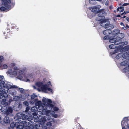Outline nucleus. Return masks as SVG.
<instances>
[{"label":"nucleus","mask_w":129,"mask_h":129,"mask_svg":"<svg viewBox=\"0 0 129 129\" xmlns=\"http://www.w3.org/2000/svg\"><path fill=\"white\" fill-rule=\"evenodd\" d=\"M26 68L19 70L17 72V78L19 80L25 82H29L33 78L32 74H28Z\"/></svg>","instance_id":"1"},{"label":"nucleus","mask_w":129,"mask_h":129,"mask_svg":"<svg viewBox=\"0 0 129 129\" xmlns=\"http://www.w3.org/2000/svg\"><path fill=\"white\" fill-rule=\"evenodd\" d=\"M123 26V27H122V28L123 29H124V30H125L126 29V28L124 26Z\"/></svg>","instance_id":"57"},{"label":"nucleus","mask_w":129,"mask_h":129,"mask_svg":"<svg viewBox=\"0 0 129 129\" xmlns=\"http://www.w3.org/2000/svg\"><path fill=\"white\" fill-rule=\"evenodd\" d=\"M42 101L44 106L46 108L41 112V114L43 115H46L49 116V115L50 112V110H48V108H49V109H52V108L53 107V105L51 104L52 102L51 100L45 97L43 98Z\"/></svg>","instance_id":"2"},{"label":"nucleus","mask_w":129,"mask_h":129,"mask_svg":"<svg viewBox=\"0 0 129 129\" xmlns=\"http://www.w3.org/2000/svg\"><path fill=\"white\" fill-rule=\"evenodd\" d=\"M127 64V62L126 61H124V62H121V65L123 66H125L126 65V64Z\"/></svg>","instance_id":"41"},{"label":"nucleus","mask_w":129,"mask_h":129,"mask_svg":"<svg viewBox=\"0 0 129 129\" xmlns=\"http://www.w3.org/2000/svg\"><path fill=\"white\" fill-rule=\"evenodd\" d=\"M12 109L10 107H9L7 108L6 112V113L7 115H8L10 113H12Z\"/></svg>","instance_id":"21"},{"label":"nucleus","mask_w":129,"mask_h":129,"mask_svg":"<svg viewBox=\"0 0 129 129\" xmlns=\"http://www.w3.org/2000/svg\"><path fill=\"white\" fill-rule=\"evenodd\" d=\"M116 36L117 38V40H118V41H120V39L123 38L124 37V35L123 33H120L118 34V35Z\"/></svg>","instance_id":"19"},{"label":"nucleus","mask_w":129,"mask_h":129,"mask_svg":"<svg viewBox=\"0 0 129 129\" xmlns=\"http://www.w3.org/2000/svg\"><path fill=\"white\" fill-rule=\"evenodd\" d=\"M38 122L39 123L42 125H44L46 122L47 119L45 118V116H40L39 117ZM49 118L47 119V120H49Z\"/></svg>","instance_id":"11"},{"label":"nucleus","mask_w":129,"mask_h":129,"mask_svg":"<svg viewBox=\"0 0 129 129\" xmlns=\"http://www.w3.org/2000/svg\"><path fill=\"white\" fill-rule=\"evenodd\" d=\"M25 116V115L23 113H18L16 114V117L17 119L18 122L21 123L22 122H23L22 121H21V119L24 120L23 117Z\"/></svg>","instance_id":"7"},{"label":"nucleus","mask_w":129,"mask_h":129,"mask_svg":"<svg viewBox=\"0 0 129 129\" xmlns=\"http://www.w3.org/2000/svg\"><path fill=\"white\" fill-rule=\"evenodd\" d=\"M96 1H101L102 0H96Z\"/></svg>","instance_id":"64"},{"label":"nucleus","mask_w":129,"mask_h":129,"mask_svg":"<svg viewBox=\"0 0 129 129\" xmlns=\"http://www.w3.org/2000/svg\"><path fill=\"white\" fill-rule=\"evenodd\" d=\"M124 10V8L123 7H121L120 8H118L117 9V11L119 12V13L123 12Z\"/></svg>","instance_id":"28"},{"label":"nucleus","mask_w":129,"mask_h":129,"mask_svg":"<svg viewBox=\"0 0 129 129\" xmlns=\"http://www.w3.org/2000/svg\"><path fill=\"white\" fill-rule=\"evenodd\" d=\"M32 87L34 88V89H36V86H34V85H33L32 86Z\"/></svg>","instance_id":"58"},{"label":"nucleus","mask_w":129,"mask_h":129,"mask_svg":"<svg viewBox=\"0 0 129 129\" xmlns=\"http://www.w3.org/2000/svg\"><path fill=\"white\" fill-rule=\"evenodd\" d=\"M106 1L105 2V5L106 6H107L108 5L109 1L108 0H106Z\"/></svg>","instance_id":"45"},{"label":"nucleus","mask_w":129,"mask_h":129,"mask_svg":"<svg viewBox=\"0 0 129 129\" xmlns=\"http://www.w3.org/2000/svg\"><path fill=\"white\" fill-rule=\"evenodd\" d=\"M122 129H129V121L127 117H124L121 123Z\"/></svg>","instance_id":"5"},{"label":"nucleus","mask_w":129,"mask_h":129,"mask_svg":"<svg viewBox=\"0 0 129 129\" xmlns=\"http://www.w3.org/2000/svg\"><path fill=\"white\" fill-rule=\"evenodd\" d=\"M8 67L7 65L6 64H4L3 66V69H7Z\"/></svg>","instance_id":"44"},{"label":"nucleus","mask_w":129,"mask_h":129,"mask_svg":"<svg viewBox=\"0 0 129 129\" xmlns=\"http://www.w3.org/2000/svg\"><path fill=\"white\" fill-rule=\"evenodd\" d=\"M108 28L107 29L104 30L103 31V34L106 35H108L109 34H110L111 33V31L109 29L110 28L109 27V28Z\"/></svg>","instance_id":"20"},{"label":"nucleus","mask_w":129,"mask_h":129,"mask_svg":"<svg viewBox=\"0 0 129 129\" xmlns=\"http://www.w3.org/2000/svg\"><path fill=\"white\" fill-rule=\"evenodd\" d=\"M55 113L54 111H51L50 112V115H52V117L55 118H57L58 117V116L56 114H54Z\"/></svg>","instance_id":"27"},{"label":"nucleus","mask_w":129,"mask_h":129,"mask_svg":"<svg viewBox=\"0 0 129 129\" xmlns=\"http://www.w3.org/2000/svg\"><path fill=\"white\" fill-rule=\"evenodd\" d=\"M106 12L104 9H100V11L98 14V17L97 18L96 20L97 21L101 20L102 19L104 18L103 15H106Z\"/></svg>","instance_id":"6"},{"label":"nucleus","mask_w":129,"mask_h":129,"mask_svg":"<svg viewBox=\"0 0 129 129\" xmlns=\"http://www.w3.org/2000/svg\"><path fill=\"white\" fill-rule=\"evenodd\" d=\"M128 5V4H127V3H124V4H123V6H126Z\"/></svg>","instance_id":"54"},{"label":"nucleus","mask_w":129,"mask_h":129,"mask_svg":"<svg viewBox=\"0 0 129 129\" xmlns=\"http://www.w3.org/2000/svg\"><path fill=\"white\" fill-rule=\"evenodd\" d=\"M3 60V57L2 56H0V62H2Z\"/></svg>","instance_id":"49"},{"label":"nucleus","mask_w":129,"mask_h":129,"mask_svg":"<svg viewBox=\"0 0 129 129\" xmlns=\"http://www.w3.org/2000/svg\"><path fill=\"white\" fill-rule=\"evenodd\" d=\"M116 37V36H115L113 38L110 39L109 42L110 43H114V45H118L119 44L120 42L118 41V40H117V38Z\"/></svg>","instance_id":"14"},{"label":"nucleus","mask_w":129,"mask_h":129,"mask_svg":"<svg viewBox=\"0 0 129 129\" xmlns=\"http://www.w3.org/2000/svg\"><path fill=\"white\" fill-rule=\"evenodd\" d=\"M21 100H24L25 98L26 97L25 95H22L21 96Z\"/></svg>","instance_id":"38"},{"label":"nucleus","mask_w":129,"mask_h":129,"mask_svg":"<svg viewBox=\"0 0 129 129\" xmlns=\"http://www.w3.org/2000/svg\"><path fill=\"white\" fill-rule=\"evenodd\" d=\"M101 7L100 5H98L93 7L89 8V9L91 10V12L95 13H98L100 11V8Z\"/></svg>","instance_id":"9"},{"label":"nucleus","mask_w":129,"mask_h":129,"mask_svg":"<svg viewBox=\"0 0 129 129\" xmlns=\"http://www.w3.org/2000/svg\"><path fill=\"white\" fill-rule=\"evenodd\" d=\"M29 109H30V108L29 107H27L26 108V110H25L26 112H28V110H29Z\"/></svg>","instance_id":"50"},{"label":"nucleus","mask_w":129,"mask_h":129,"mask_svg":"<svg viewBox=\"0 0 129 129\" xmlns=\"http://www.w3.org/2000/svg\"><path fill=\"white\" fill-rule=\"evenodd\" d=\"M19 70L18 68L16 67H15L14 68V70H16V71H17Z\"/></svg>","instance_id":"47"},{"label":"nucleus","mask_w":129,"mask_h":129,"mask_svg":"<svg viewBox=\"0 0 129 129\" xmlns=\"http://www.w3.org/2000/svg\"><path fill=\"white\" fill-rule=\"evenodd\" d=\"M129 12H129H128V11H127L126 12H124L123 13H122V14H121V15H122L123 14H126V13H128Z\"/></svg>","instance_id":"51"},{"label":"nucleus","mask_w":129,"mask_h":129,"mask_svg":"<svg viewBox=\"0 0 129 129\" xmlns=\"http://www.w3.org/2000/svg\"><path fill=\"white\" fill-rule=\"evenodd\" d=\"M124 49L126 51H128L129 50V45H128L125 47Z\"/></svg>","instance_id":"39"},{"label":"nucleus","mask_w":129,"mask_h":129,"mask_svg":"<svg viewBox=\"0 0 129 129\" xmlns=\"http://www.w3.org/2000/svg\"><path fill=\"white\" fill-rule=\"evenodd\" d=\"M114 44H111L109 46V47L110 49H114L115 48Z\"/></svg>","instance_id":"37"},{"label":"nucleus","mask_w":129,"mask_h":129,"mask_svg":"<svg viewBox=\"0 0 129 129\" xmlns=\"http://www.w3.org/2000/svg\"><path fill=\"white\" fill-rule=\"evenodd\" d=\"M96 0H90L89 3L92 4H96Z\"/></svg>","instance_id":"33"},{"label":"nucleus","mask_w":129,"mask_h":129,"mask_svg":"<svg viewBox=\"0 0 129 129\" xmlns=\"http://www.w3.org/2000/svg\"><path fill=\"white\" fill-rule=\"evenodd\" d=\"M6 87V84L5 82L3 80H0V93H4L3 91H5V89L3 88H5Z\"/></svg>","instance_id":"13"},{"label":"nucleus","mask_w":129,"mask_h":129,"mask_svg":"<svg viewBox=\"0 0 129 129\" xmlns=\"http://www.w3.org/2000/svg\"><path fill=\"white\" fill-rule=\"evenodd\" d=\"M109 21L106 19L102 21L101 22V25L102 26L106 27V28H109V27L111 25V24H109Z\"/></svg>","instance_id":"12"},{"label":"nucleus","mask_w":129,"mask_h":129,"mask_svg":"<svg viewBox=\"0 0 129 129\" xmlns=\"http://www.w3.org/2000/svg\"><path fill=\"white\" fill-rule=\"evenodd\" d=\"M122 55L121 53L119 54L118 55H117L116 56V58L117 59H118L121 57L122 56Z\"/></svg>","instance_id":"32"},{"label":"nucleus","mask_w":129,"mask_h":129,"mask_svg":"<svg viewBox=\"0 0 129 129\" xmlns=\"http://www.w3.org/2000/svg\"><path fill=\"white\" fill-rule=\"evenodd\" d=\"M122 57L124 58H129V51L126 52L123 54Z\"/></svg>","instance_id":"23"},{"label":"nucleus","mask_w":129,"mask_h":129,"mask_svg":"<svg viewBox=\"0 0 129 129\" xmlns=\"http://www.w3.org/2000/svg\"><path fill=\"white\" fill-rule=\"evenodd\" d=\"M4 122L6 123H9L10 120L8 117H6L4 118Z\"/></svg>","instance_id":"26"},{"label":"nucleus","mask_w":129,"mask_h":129,"mask_svg":"<svg viewBox=\"0 0 129 129\" xmlns=\"http://www.w3.org/2000/svg\"><path fill=\"white\" fill-rule=\"evenodd\" d=\"M52 108H53V110L55 111H57L59 110L58 108L56 107H54L53 106V107H52Z\"/></svg>","instance_id":"40"},{"label":"nucleus","mask_w":129,"mask_h":129,"mask_svg":"<svg viewBox=\"0 0 129 129\" xmlns=\"http://www.w3.org/2000/svg\"><path fill=\"white\" fill-rule=\"evenodd\" d=\"M37 97V95L35 93H33L31 95V98L32 99H33Z\"/></svg>","instance_id":"35"},{"label":"nucleus","mask_w":129,"mask_h":129,"mask_svg":"<svg viewBox=\"0 0 129 129\" xmlns=\"http://www.w3.org/2000/svg\"><path fill=\"white\" fill-rule=\"evenodd\" d=\"M11 65L12 66H13L15 65V64L14 63H11Z\"/></svg>","instance_id":"61"},{"label":"nucleus","mask_w":129,"mask_h":129,"mask_svg":"<svg viewBox=\"0 0 129 129\" xmlns=\"http://www.w3.org/2000/svg\"><path fill=\"white\" fill-rule=\"evenodd\" d=\"M23 119L25 120H27L28 121H30L33 119V117H32L31 115H28L27 116L25 115V116L23 117Z\"/></svg>","instance_id":"18"},{"label":"nucleus","mask_w":129,"mask_h":129,"mask_svg":"<svg viewBox=\"0 0 129 129\" xmlns=\"http://www.w3.org/2000/svg\"><path fill=\"white\" fill-rule=\"evenodd\" d=\"M41 101H38L35 104V105L37 106L38 109H39L40 110H43L45 108L44 107L41 105Z\"/></svg>","instance_id":"17"},{"label":"nucleus","mask_w":129,"mask_h":129,"mask_svg":"<svg viewBox=\"0 0 129 129\" xmlns=\"http://www.w3.org/2000/svg\"><path fill=\"white\" fill-rule=\"evenodd\" d=\"M31 110L34 112L36 111H38V108L36 106L32 107L31 109Z\"/></svg>","instance_id":"25"},{"label":"nucleus","mask_w":129,"mask_h":129,"mask_svg":"<svg viewBox=\"0 0 129 129\" xmlns=\"http://www.w3.org/2000/svg\"><path fill=\"white\" fill-rule=\"evenodd\" d=\"M6 73L7 74L10 75L11 77H13L17 76V72L16 70L9 69Z\"/></svg>","instance_id":"8"},{"label":"nucleus","mask_w":129,"mask_h":129,"mask_svg":"<svg viewBox=\"0 0 129 129\" xmlns=\"http://www.w3.org/2000/svg\"><path fill=\"white\" fill-rule=\"evenodd\" d=\"M2 2V4H4V5H7V4H9L11 3L10 0H1Z\"/></svg>","instance_id":"22"},{"label":"nucleus","mask_w":129,"mask_h":129,"mask_svg":"<svg viewBox=\"0 0 129 129\" xmlns=\"http://www.w3.org/2000/svg\"><path fill=\"white\" fill-rule=\"evenodd\" d=\"M19 90L21 93H23L24 92V90L23 88H19Z\"/></svg>","instance_id":"42"},{"label":"nucleus","mask_w":129,"mask_h":129,"mask_svg":"<svg viewBox=\"0 0 129 129\" xmlns=\"http://www.w3.org/2000/svg\"><path fill=\"white\" fill-rule=\"evenodd\" d=\"M18 126L17 127V129H26V126H24V124H25L24 122H22L21 123H19Z\"/></svg>","instance_id":"16"},{"label":"nucleus","mask_w":129,"mask_h":129,"mask_svg":"<svg viewBox=\"0 0 129 129\" xmlns=\"http://www.w3.org/2000/svg\"><path fill=\"white\" fill-rule=\"evenodd\" d=\"M5 88H6V90H5V91H3L4 93H0V98H1L2 99L3 97L6 98L7 96V95L6 93L8 92L9 89L16 88H17V87L16 85H13L11 83L8 82L6 85Z\"/></svg>","instance_id":"4"},{"label":"nucleus","mask_w":129,"mask_h":129,"mask_svg":"<svg viewBox=\"0 0 129 129\" xmlns=\"http://www.w3.org/2000/svg\"><path fill=\"white\" fill-rule=\"evenodd\" d=\"M47 126L50 128V129H54V128H51L52 126V123L50 122H48L47 123Z\"/></svg>","instance_id":"29"},{"label":"nucleus","mask_w":129,"mask_h":129,"mask_svg":"<svg viewBox=\"0 0 129 129\" xmlns=\"http://www.w3.org/2000/svg\"><path fill=\"white\" fill-rule=\"evenodd\" d=\"M44 128L45 129H46L47 128V127L46 126H44Z\"/></svg>","instance_id":"63"},{"label":"nucleus","mask_w":129,"mask_h":129,"mask_svg":"<svg viewBox=\"0 0 129 129\" xmlns=\"http://www.w3.org/2000/svg\"><path fill=\"white\" fill-rule=\"evenodd\" d=\"M9 129H14V128L10 126L9 128Z\"/></svg>","instance_id":"59"},{"label":"nucleus","mask_w":129,"mask_h":129,"mask_svg":"<svg viewBox=\"0 0 129 129\" xmlns=\"http://www.w3.org/2000/svg\"><path fill=\"white\" fill-rule=\"evenodd\" d=\"M120 25L123 26H124V24L122 22H121L120 23Z\"/></svg>","instance_id":"56"},{"label":"nucleus","mask_w":129,"mask_h":129,"mask_svg":"<svg viewBox=\"0 0 129 129\" xmlns=\"http://www.w3.org/2000/svg\"><path fill=\"white\" fill-rule=\"evenodd\" d=\"M34 126L35 127V129H37L39 128L40 127V125L38 124H34Z\"/></svg>","instance_id":"36"},{"label":"nucleus","mask_w":129,"mask_h":129,"mask_svg":"<svg viewBox=\"0 0 129 129\" xmlns=\"http://www.w3.org/2000/svg\"><path fill=\"white\" fill-rule=\"evenodd\" d=\"M23 104L26 106H27L28 105V103L26 101H24L23 103Z\"/></svg>","instance_id":"43"},{"label":"nucleus","mask_w":129,"mask_h":129,"mask_svg":"<svg viewBox=\"0 0 129 129\" xmlns=\"http://www.w3.org/2000/svg\"><path fill=\"white\" fill-rule=\"evenodd\" d=\"M123 72L124 73L126 72L127 71V68H125L123 69Z\"/></svg>","instance_id":"48"},{"label":"nucleus","mask_w":129,"mask_h":129,"mask_svg":"<svg viewBox=\"0 0 129 129\" xmlns=\"http://www.w3.org/2000/svg\"><path fill=\"white\" fill-rule=\"evenodd\" d=\"M3 6L0 8V9L2 11H7L8 9H10V6L9 4H7L4 5V4H3Z\"/></svg>","instance_id":"15"},{"label":"nucleus","mask_w":129,"mask_h":129,"mask_svg":"<svg viewBox=\"0 0 129 129\" xmlns=\"http://www.w3.org/2000/svg\"><path fill=\"white\" fill-rule=\"evenodd\" d=\"M0 80L4 81V77L3 76L0 75Z\"/></svg>","instance_id":"46"},{"label":"nucleus","mask_w":129,"mask_h":129,"mask_svg":"<svg viewBox=\"0 0 129 129\" xmlns=\"http://www.w3.org/2000/svg\"><path fill=\"white\" fill-rule=\"evenodd\" d=\"M36 85L37 87L40 88L37 89L39 91H42L43 92L47 93L48 92V91H49L52 93H53L52 90L48 87L50 86H52L50 81L48 82L47 83V84H43L42 82H38L36 83Z\"/></svg>","instance_id":"3"},{"label":"nucleus","mask_w":129,"mask_h":129,"mask_svg":"<svg viewBox=\"0 0 129 129\" xmlns=\"http://www.w3.org/2000/svg\"><path fill=\"white\" fill-rule=\"evenodd\" d=\"M107 36H106L105 37H104L103 39L105 40H106L107 39Z\"/></svg>","instance_id":"55"},{"label":"nucleus","mask_w":129,"mask_h":129,"mask_svg":"<svg viewBox=\"0 0 129 129\" xmlns=\"http://www.w3.org/2000/svg\"><path fill=\"white\" fill-rule=\"evenodd\" d=\"M6 99H3L1 102V104L2 105H7L8 104V103L6 102Z\"/></svg>","instance_id":"30"},{"label":"nucleus","mask_w":129,"mask_h":129,"mask_svg":"<svg viewBox=\"0 0 129 129\" xmlns=\"http://www.w3.org/2000/svg\"><path fill=\"white\" fill-rule=\"evenodd\" d=\"M126 19L127 21L128 22L129 21V18L128 17H127L126 18Z\"/></svg>","instance_id":"60"},{"label":"nucleus","mask_w":129,"mask_h":129,"mask_svg":"<svg viewBox=\"0 0 129 129\" xmlns=\"http://www.w3.org/2000/svg\"><path fill=\"white\" fill-rule=\"evenodd\" d=\"M19 98L20 97L19 96H16L14 98L13 100L15 101H17L19 99Z\"/></svg>","instance_id":"34"},{"label":"nucleus","mask_w":129,"mask_h":129,"mask_svg":"<svg viewBox=\"0 0 129 129\" xmlns=\"http://www.w3.org/2000/svg\"><path fill=\"white\" fill-rule=\"evenodd\" d=\"M19 123L18 121L16 122H13L11 124L10 126L14 128L15 126H16V125H18L19 123Z\"/></svg>","instance_id":"24"},{"label":"nucleus","mask_w":129,"mask_h":129,"mask_svg":"<svg viewBox=\"0 0 129 129\" xmlns=\"http://www.w3.org/2000/svg\"><path fill=\"white\" fill-rule=\"evenodd\" d=\"M120 32V30L118 29H115L114 30V34L116 35L117 36L118 35Z\"/></svg>","instance_id":"31"},{"label":"nucleus","mask_w":129,"mask_h":129,"mask_svg":"<svg viewBox=\"0 0 129 129\" xmlns=\"http://www.w3.org/2000/svg\"><path fill=\"white\" fill-rule=\"evenodd\" d=\"M120 15H118L117 16V17H120Z\"/></svg>","instance_id":"62"},{"label":"nucleus","mask_w":129,"mask_h":129,"mask_svg":"<svg viewBox=\"0 0 129 129\" xmlns=\"http://www.w3.org/2000/svg\"><path fill=\"white\" fill-rule=\"evenodd\" d=\"M24 95H25L26 98L28 97L29 95L28 94H24Z\"/></svg>","instance_id":"53"},{"label":"nucleus","mask_w":129,"mask_h":129,"mask_svg":"<svg viewBox=\"0 0 129 129\" xmlns=\"http://www.w3.org/2000/svg\"><path fill=\"white\" fill-rule=\"evenodd\" d=\"M118 52V50H115V51L114 52H113L112 53L113 54H115L117 52Z\"/></svg>","instance_id":"52"},{"label":"nucleus","mask_w":129,"mask_h":129,"mask_svg":"<svg viewBox=\"0 0 129 129\" xmlns=\"http://www.w3.org/2000/svg\"><path fill=\"white\" fill-rule=\"evenodd\" d=\"M41 112L40 111H38L37 113L34 112L32 114L35 122H38L39 120L38 116H40L39 114H41Z\"/></svg>","instance_id":"10"}]
</instances>
